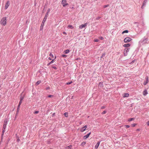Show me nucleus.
<instances>
[{
  "label": "nucleus",
  "mask_w": 149,
  "mask_h": 149,
  "mask_svg": "<svg viewBox=\"0 0 149 149\" xmlns=\"http://www.w3.org/2000/svg\"><path fill=\"white\" fill-rule=\"evenodd\" d=\"M64 115L66 117H67L68 116V113L67 112L65 113H64Z\"/></svg>",
  "instance_id": "obj_26"
},
{
  "label": "nucleus",
  "mask_w": 149,
  "mask_h": 149,
  "mask_svg": "<svg viewBox=\"0 0 149 149\" xmlns=\"http://www.w3.org/2000/svg\"><path fill=\"white\" fill-rule=\"evenodd\" d=\"M99 41V40L98 39H95L94 40V41L95 42H98Z\"/></svg>",
  "instance_id": "obj_40"
},
{
  "label": "nucleus",
  "mask_w": 149,
  "mask_h": 149,
  "mask_svg": "<svg viewBox=\"0 0 149 149\" xmlns=\"http://www.w3.org/2000/svg\"><path fill=\"white\" fill-rule=\"evenodd\" d=\"M49 56L52 57V58H54V56L52 53L50 54Z\"/></svg>",
  "instance_id": "obj_30"
},
{
  "label": "nucleus",
  "mask_w": 149,
  "mask_h": 149,
  "mask_svg": "<svg viewBox=\"0 0 149 149\" xmlns=\"http://www.w3.org/2000/svg\"><path fill=\"white\" fill-rule=\"evenodd\" d=\"M24 96H22V97H20V101H21L22 102V100H23V99H24Z\"/></svg>",
  "instance_id": "obj_27"
},
{
  "label": "nucleus",
  "mask_w": 149,
  "mask_h": 149,
  "mask_svg": "<svg viewBox=\"0 0 149 149\" xmlns=\"http://www.w3.org/2000/svg\"><path fill=\"white\" fill-rule=\"evenodd\" d=\"M68 27L71 29H73L74 28V27L71 25H68Z\"/></svg>",
  "instance_id": "obj_19"
},
{
  "label": "nucleus",
  "mask_w": 149,
  "mask_h": 149,
  "mask_svg": "<svg viewBox=\"0 0 149 149\" xmlns=\"http://www.w3.org/2000/svg\"><path fill=\"white\" fill-rule=\"evenodd\" d=\"M129 48H126L124 50L123 54L124 56H126L128 54V52L129 51Z\"/></svg>",
  "instance_id": "obj_3"
},
{
  "label": "nucleus",
  "mask_w": 149,
  "mask_h": 149,
  "mask_svg": "<svg viewBox=\"0 0 149 149\" xmlns=\"http://www.w3.org/2000/svg\"><path fill=\"white\" fill-rule=\"evenodd\" d=\"M105 107L104 106H102L101 107V109H103L105 108Z\"/></svg>",
  "instance_id": "obj_45"
},
{
  "label": "nucleus",
  "mask_w": 149,
  "mask_h": 149,
  "mask_svg": "<svg viewBox=\"0 0 149 149\" xmlns=\"http://www.w3.org/2000/svg\"><path fill=\"white\" fill-rule=\"evenodd\" d=\"M72 147V146L71 145H70L69 146H68L65 147L66 149H71V148Z\"/></svg>",
  "instance_id": "obj_15"
},
{
  "label": "nucleus",
  "mask_w": 149,
  "mask_h": 149,
  "mask_svg": "<svg viewBox=\"0 0 149 149\" xmlns=\"http://www.w3.org/2000/svg\"><path fill=\"white\" fill-rule=\"evenodd\" d=\"M22 101H20L19 104L18 105V109H19L20 105L22 103Z\"/></svg>",
  "instance_id": "obj_17"
},
{
  "label": "nucleus",
  "mask_w": 149,
  "mask_h": 149,
  "mask_svg": "<svg viewBox=\"0 0 149 149\" xmlns=\"http://www.w3.org/2000/svg\"><path fill=\"white\" fill-rule=\"evenodd\" d=\"M67 56L66 55H62V56L63 57H67Z\"/></svg>",
  "instance_id": "obj_37"
},
{
  "label": "nucleus",
  "mask_w": 149,
  "mask_h": 149,
  "mask_svg": "<svg viewBox=\"0 0 149 149\" xmlns=\"http://www.w3.org/2000/svg\"><path fill=\"white\" fill-rule=\"evenodd\" d=\"M56 58V56H55V59Z\"/></svg>",
  "instance_id": "obj_52"
},
{
  "label": "nucleus",
  "mask_w": 149,
  "mask_h": 149,
  "mask_svg": "<svg viewBox=\"0 0 149 149\" xmlns=\"http://www.w3.org/2000/svg\"><path fill=\"white\" fill-rule=\"evenodd\" d=\"M72 83V81H71L70 82H67V83H66V84L69 85V84H71Z\"/></svg>",
  "instance_id": "obj_29"
},
{
  "label": "nucleus",
  "mask_w": 149,
  "mask_h": 149,
  "mask_svg": "<svg viewBox=\"0 0 149 149\" xmlns=\"http://www.w3.org/2000/svg\"><path fill=\"white\" fill-rule=\"evenodd\" d=\"M7 123V120H5L4 121V122L3 123V125H6Z\"/></svg>",
  "instance_id": "obj_20"
},
{
  "label": "nucleus",
  "mask_w": 149,
  "mask_h": 149,
  "mask_svg": "<svg viewBox=\"0 0 149 149\" xmlns=\"http://www.w3.org/2000/svg\"><path fill=\"white\" fill-rule=\"evenodd\" d=\"M41 83L40 81H37L36 83V84L37 85H39Z\"/></svg>",
  "instance_id": "obj_24"
},
{
  "label": "nucleus",
  "mask_w": 149,
  "mask_h": 149,
  "mask_svg": "<svg viewBox=\"0 0 149 149\" xmlns=\"http://www.w3.org/2000/svg\"><path fill=\"white\" fill-rule=\"evenodd\" d=\"M100 17H97V19H100Z\"/></svg>",
  "instance_id": "obj_51"
},
{
  "label": "nucleus",
  "mask_w": 149,
  "mask_h": 149,
  "mask_svg": "<svg viewBox=\"0 0 149 149\" xmlns=\"http://www.w3.org/2000/svg\"><path fill=\"white\" fill-rule=\"evenodd\" d=\"M39 113L38 111H36L34 112L35 113Z\"/></svg>",
  "instance_id": "obj_43"
},
{
  "label": "nucleus",
  "mask_w": 149,
  "mask_h": 149,
  "mask_svg": "<svg viewBox=\"0 0 149 149\" xmlns=\"http://www.w3.org/2000/svg\"><path fill=\"white\" fill-rule=\"evenodd\" d=\"M107 113V111H104L102 113V114H105Z\"/></svg>",
  "instance_id": "obj_33"
},
{
  "label": "nucleus",
  "mask_w": 149,
  "mask_h": 149,
  "mask_svg": "<svg viewBox=\"0 0 149 149\" xmlns=\"http://www.w3.org/2000/svg\"><path fill=\"white\" fill-rule=\"evenodd\" d=\"M102 85V83H101V82H100L99 83V86H100V87H101Z\"/></svg>",
  "instance_id": "obj_31"
},
{
  "label": "nucleus",
  "mask_w": 149,
  "mask_h": 149,
  "mask_svg": "<svg viewBox=\"0 0 149 149\" xmlns=\"http://www.w3.org/2000/svg\"><path fill=\"white\" fill-rule=\"evenodd\" d=\"M50 11V9L49 8L47 10V11L46 13V15L45 17L44 18V19L42 21V23L43 24V23H44L46 21L47 18V15H48V13Z\"/></svg>",
  "instance_id": "obj_2"
},
{
  "label": "nucleus",
  "mask_w": 149,
  "mask_h": 149,
  "mask_svg": "<svg viewBox=\"0 0 149 149\" xmlns=\"http://www.w3.org/2000/svg\"><path fill=\"white\" fill-rule=\"evenodd\" d=\"M128 32V31L127 30H126L123 31L122 32V33L123 34L124 33H127Z\"/></svg>",
  "instance_id": "obj_28"
},
{
  "label": "nucleus",
  "mask_w": 149,
  "mask_h": 149,
  "mask_svg": "<svg viewBox=\"0 0 149 149\" xmlns=\"http://www.w3.org/2000/svg\"><path fill=\"white\" fill-rule=\"evenodd\" d=\"M69 50L68 49H67L66 50H65L64 51V53L65 54H68L69 52Z\"/></svg>",
  "instance_id": "obj_18"
},
{
  "label": "nucleus",
  "mask_w": 149,
  "mask_h": 149,
  "mask_svg": "<svg viewBox=\"0 0 149 149\" xmlns=\"http://www.w3.org/2000/svg\"><path fill=\"white\" fill-rule=\"evenodd\" d=\"M108 6H109V5H105L103 6V7L104 8H106V7H108Z\"/></svg>",
  "instance_id": "obj_35"
},
{
  "label": "nucleus",
  "mask_w": 149,
  "mask_h": 149,
  "mask_svg": "<svg viewBox=\"0 0 149 149\" xmlns=\"http://www.w3.org/2000/svg\"><path fill=\"white\" fill-rule=\"evenodd\" d=\"M145 79H146V81L147 83H148L149 80H148V76H147L145 78Z\"/></svg>",
  "instance_id": "obj_21"
},
{
  "label": "nucleus",
  "mask_w": 149,
  "mask_h": 149,
  "mask_svg": "<svg viewBox=\"0 0 149 149\" xmlns=\"http://www.w3.org/2000/svg\"><path fill=\"white\" fill-rule=\"evenodd\" d=\"M9 4H10L9 1H7L6 3V4L5 6V9H6L8 8L9 6Z\"/></svg>",
  "instance_id": "obj_8"
},
{
  "label": "nucleus",
  "mask_w": 149,
  "mask_h": 149,
  "mask_svg": "<svg viewBox=\"0 0 149 149\" xmlns=\"http://www.w3.org/2000/svg\"><path fill=\"white\" fill-rule=\"evenodd\" d=\"M86 143L85 142H83L82 143H81V145H85Z\"/></svg>",
  "instance_id": "obj_36"
},
{
  "label": "nucleus",
  "mask_w": 149,
  "mask_h": 149,
  "mask_svg": "<svg viewBox=\"0 0 149 149\" xmlns=\"http://www.w3.org/2000/svg\"><path fill=\"white\" fill-rule=\"evenodd\" d=\"M126 127V128H129L130 127V126L129 125H125V126Z\"/></svg>",
  "instance_id": "obj_42"
},
{
  "label": "nucleus",
  "mask_w": 149,
  "mask_h": 149,
  "mask_svg": "<svg viewBox=\"0 0 149 149\" xmlns=\"http://www.w3.org/2000/svg\"><path fill=\"white\" fill-rule=\"evenodd\" d=\"M87 25V23H86L84 24L81 25L79 26V28L82 29L84 28H85Z\"/></svg>",
  "instance_id": "obj_7"
},
{
  "label": "nucleus",
  "mask_w": 149,
  "mask_h": 149,
  "mask_svg": "<svg viewBox=\"0 0 149 149\" xmlns=\"http://www.w3.org/2000/svg\"><path fill=\"white\" fill-rule=\"evenodd\" d=\"M62 4L63 7H65L66 6L68 5V3L67 2L66 0H63L62 2Z\"/></svg>",
  "instance_id": "obj_5"
},
{
  "label": "nucleus",
  "mask_w": 149,
  "mask_h": 149,
  "mask_svg": "<svg viewBox=\"0 0 149 149\" xmlns=\"http://www.w3.org/2000/svg\"><path fill=\"white\" fill-rule=\"evenodd\" d=\"M4 132H5V130H2V136H3V135Z\"/></svg>",
  "instance_id": "obj_34"
},
{
  "label": "nucleus",
  "mask_w": 149,
  "mask_h": 149,
  "mask_svg": "<svg viewBox=\"0 0 149 149\" xmlns=\"http://www.w3.org/2000/svg\"><path fill=\"white\" fill-rule=\"evenodd\" d=\"M48 59H49V60H52V58H50V57H49V58H48Z\"/></svg>",
  "instance_id": "obj_46"
},
{
  "label": "nucleus",
  "mask_w": 149,
  "mask_h": 149,
  "mask_svg": "<svg viewBox=\"0 0 149 149\" xmlns=\"http://www.w3.org/2000/svg\"><path fill=\"white\" fill-rule=\"evenodd\" d=\"M132 38L129 37H127L125 38L124 41L125 42H129L132 40Z\"/></svg>",
  "instance_id": "obj_4"
},
{
  "label": "nucleus",
  "mask_w": 149,
  "mask_h": 149,
  "mask_svg": "<svg viewBox=\"0 0 149 149\" xmlns=\"http://www.w3.org/2000/svg\"><path fill=\"white\" fill-rule=\"evenodd\" d=\"M54 60H52V61L50 62L49 63H48L47 64V65H49L50 64L52 63H54Z\"/></svg>",
  "instance_id": "obj_22"
},
{
  "label": "nucleus",
  "mask_w": 149,
  "mask_h": 149,
  "mask_svg": "<svg viewBox=\"0 0 149 149\" xmlns=\"http://www.w3.org/2000/svg\"><path fill=\"white\" fill-rule=\"evenodd\" d=\"M82 123V122H80V123H79V124H80V125H81V124Z\"/></svg>",
  "instance_id": "obj_50"
},
{
  "label": "nucleus",
  "mask_w": 149,
  "mask_h": 149,
  "mask_svg": "<svg viewBox=\"0 0 149 149\" xmlns=\"http://www.w3.org/2000/svg\"><path fill=\"white\" fill-rule=\"evenodd\" d=\"M44 25V23H43V24L42 23H42L41 24V26L40 27V30H42Z\"/></svg>",
  "instance_id": "obj_16"
},
{
  "label": "nucleus",
  "mask_w": 149,
  "mask_h": 149,
  "mask_svg": "<svg viewBox=\"0 0 149 149\" xmlns=\"http://www.w3.org/2000/svg\"><path fill=\"white\" fill-rule=\"evenodd\" d=\"M63 33L64 34H66V33L65 32H64Z\"/></svg>",
  "instance_id": "obj_48"
},
{
  "label": "nucleus",
  "mask_w": 149,
  "mask_h": 149,
  "mask_svg": "<svg viewBox=\"0 0 149 149\" xmlns=\"http://www.w3.org/2000/svg\"><path fill=\"white\" fill-rule=\"evenodd\" d=\"M148 94V92L146 90H145L143 92V94L145 96Z\"/></svg>",
  "instance_id": "obj_11"
},
{
  "label": "nucleus",
  "mask_w": 149,
  "mask_h": 149,
  "mask_svg": "<svg viewBox=\"0 0 149 149\" xmlns=\"http://www.w3.org/2000/svg\"><path fill=\"white\" fill-rule=\"evenodd\" d=\"M49 97H53V95H49L48 96Z\"/></svg>",
  "instance_id": "obj_32"
},
{
  "label": "nucleus",
  "mask_w": 149,
  "mask_h": 149,
  "mask_svg": "<svg viewBox=\"0 0 149 149\" xmlns=\"http://www.w3.org/2000/svg\"><path fill=\"white\" fill-rule=\"evenodd\" d=\"M99 38L100 39L102 40L103 39V38L102 37H100Z\"/></svg>",
  "instance_id": "obj_44"
},
{
  "label": "nucleus",
  "mask_w": 149,
  "mask_h": 149,
  "mask_svg": "<svg viewBox=\"0 0 149 149\" xmlns=\"http://www.w3.org/2000/svg\"><path fill=\"white\" fill-rule=\"evenodd\" d=\"M100 143V142L98 141L95 146V149H97Z\"/></svg>",
  "instance_id": "obj_9"
},
{
  "label": "nucleus",
  "mask_w": 149,
  "mask_h": 149,
  "mask_svg": "<svg viewBox=\"0 0 149 149\" xmlns=\"http://www.w3.org/2000/svg\"><path fill=\"white\" fill-rule=\"evenodd\" d=\"M147 125H149V121H148L147 122Z\"/></svg>",
  "instance_id": "obj_47"
},
{
  "label": "nucleus",
  "mask_w": 149,
  "mask_h": 149,
  "mask_svg": "<svg viewBox=\"0 0 149 149\" xmlns=\"http://www.w3.org/2000/svg\"><path fill=\"white\" fill-rule=\"evenodd\" d=\"M1 97V95H0V97Z\"/></svg>",
  "instance_id": "obj_53"
},
{
  "label": "nucleus",
  "mask_w": 149,
  "mask_h": 149,
  "mask_svg": "<svg viewBox=\"0 0 149 149\" xmlns=\"http://www.w3.org/2000/svg\"><path fill=\"white\" fill-rule=\"evenodd\" d=\"M87 127V125H86L84 127H81L80 129V131L81 132H83L85 131L86 130V128Z\"/></svg>",
  "instance_id": "obj_6"
},
{
  "label": "nucleus",
  "mask_w": 149,
  "mask_h": 149,
  "mask_svg": "<svg viewBox=\"0 0 149 149\" xmlns=\"http://www.w3.org/2000/svg\"><path fill=\"white\" fill-rule=\"evenodd\" d=\"M6 125H3L2 130H5L6 128Z\"/></svg>",
  "instance_id": "obj_25"
},
{
  "label": "nucleus",
  "mask_w": 149,
  "mask_h": 149,
  "mask_svg": "<svg viewBox=\"0 0 149 149\" xmlns=\"http://www.w3.org/2000/svg\"><path fill=\"white\" fill-rule=\"evenodd\" d=\"M52 68L54 69L55 70H56L57 69L56 67L55 66H52Z\"/></svg>",
  "instance_id": "obj_41"
},
{
  "label": "nucleus",
  "mask_w": 149,
  "mask_h": 149,
  "mask_svg": "<svg viewBox=\"0 0 149 149\" xmlns=\"http://www.w3.org/2000/svg\"><path fill=\"white\" fill-rule=\"evenodd\" d=\"M134 120V118H130V119H129L128 121H132V120Z\"/></svg>",
  "instance_id": "obj_23"
},
{
  "label": "nucleus",
  "mask_w": 149,
  "mask_h": 149,
  "mask_svg": "<svg viewBox=\"0 0 149 149\" xmlns=\"http://www.w3.org/2000/svg\"><path fill=\"white\" fill-rule=\"evenodd\" d=\"M19 109H18V108H17V112H18V111H19Z\"/></svg>",
  "instance_id": "obj_49"
},
{
  "label": "nucleus",
  "mask_w": 149,
  "mask_h": 149,
  "mask_svg": "<svg viewBox=\"0 0 149 149\" xmlns=\"http://www.w3.org/2000/svg\"><path fill=\"white\" fill-rule=\"evenodd\" d=\"M137 130H139V129H137Z\"/></svg>",
  "instance_id": "obj_54"
},
{
  "label": "nucleus",
  "mask_w": 149,
  "mask_h": 149,
  "mask_svg": "<svg viewBox=\"0 0 149 149\" xmlns=\"http://www.w3.org/2000/svg\"><path fill=\"white\" fill-rule=\"evenodd\" d=\"M7 23V19L6 17H3L1 19L0 24L2 25L5 26L6 25Z\"/></svg>",
  "instance_id": "obj_1"
},
{
  "label": "nucleus",
  "mask_w": 149,
  "mask_h": 149,
  "mask_svg": "<svg viewBox=\"0 0 149 149\" xmlns=\"http://www.w3.org/2000/svg\"><path fill=\"white\" fill-rule=\"evenodd\" d=\"M136 125V124L134 123V124H132V127H134Z\"/></svg>",
  "instance_id": "obj_38"
},
{
  "label": "nucleus",
  "mask_w": 149,
  "mask_h": 149,
  "mask_svg": "<svg viewBox=\"0 0 149 149\" xmlns=\"http://www.w3.org/2000/svg\"><path fill=\"white\" fill-rule=\"evenodd\" d=\"M123 95V97H128L129 96V94L128 93H124Z\"/></svg>",
  "instance_id": "obj_10"
},
{
  "label": "nucleus",
  "mask_w": 149,
  "mask_h": 149,
  "mask_svg": "<svg viewBox=\"0 0 149 149\" xmlns=\"http://www.w3.org/2000/svg\"><path fill=\"white\" fill-rule=\"evenodd\" d=\"M148 83L146 81V82H144V83H143V84L144 85H146Z\"/></svg>",
  "instance_id": "obj_39"
},
{
  "label": "nucleus",
  "mask_w": 149,
  "mask_h": 149,
  "mask_svg": "<svg viewBox=\"0 0 149 149\" xmlns=\"http://www.w3.org/2000/svg\"><path fill=\"white\" fill-rule=\"evenodd\" d=\"M147 1V0H144L143 4V6H142V7L143 6H145L146 5V3Z\"/></svg>",
  "instance_id": "obj_14"
},
{
  "label": "nucleus",
  "mask_w": 149,
  "mask_h": 149,
  "mask_svg": "<svg viewBox=\"0 0 149 149\" xmlns=\"http://www.w3.org/2000/svg\"><path fill=\"white\" fill-rule=\"evenodd\" d=\"M130 46V45L129 44V43H127V44H124L123 45V46L124 47H129Z\"/></svg>",
  "instance_id": "obj_12"
},
{
  "label": "nucleus",
  "mask_w": 149,
  "mask_h": 149,
  "mask_svg": "<svg viewBox=\"0 0 149 149\" xmlns=\"http://www.w3.org/2000/svg\"><path fill=\"white\" fill-rule=\"evenodd\" d=\"M91 132H90L89 133H88V134H87V135L84 136V138L85 139H86L87 138H88L89 135L91 134Z\"/></svg>",
  "instance_id": "obj_13"
}]
</instances>
